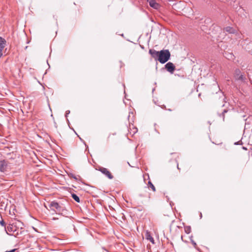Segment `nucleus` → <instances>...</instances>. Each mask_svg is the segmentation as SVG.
<instances>
[{"label":"nucleus","instance_id":"3","mask_svg":"<svg viewBox=\"0 0 252 252\" xmlns=\"http://www.w3.org/2000/svg\"><path fill=\"white\" fill-rule=\"evenodd\" d=\"M5 231L7 234L11 236H14L17 237L20 234L22 233V231L19 232L17 229V223L13 222L10 223L7 227H5Z\"/></svg>","mask_w":252,"mask_h":252},{"label":"nucleus","instance_id":"7","mask_svg":"<svg viewBox=\"0 0 252 252\" xmlns=\"http://www.w3.org/2000/svg\"><path fill=\"white\" fill-rule=\"evenodd\" d=\"M165 69L172 74L175 69V66L174 64L171 62H168L165 65Z\"/></svg>","mask_w":252,"mask_h":252},{"label":"nucleus","instance_id":"19","mask_svg":"<svg viewBox=\"0 0 252 252\" xmlns=\"http://www.w3.org/2000/svg\"><path fill=\"white\" fill-rule=\"evenodd\" d=\"M70 113V111L67 110L65 112V117H67V115Z\"/></svg>","mask_w":252,"mask_h":252},{"label":"nucleus","instance_id":"1","mask_svg":"<svg viewBox=\"0 0 252 252\" xmlns=\"http://www.w3.org/2000/svg\"><path fill=\"white\" fill-rule=\"evenodd\" d=\"M67 204L66 201L60 202L53 201L50 203L49 207L57 214L67 217L69 215V211L66 207Z\"/></svg>","mask_w":252,"mask_h":252},{"label":"nucleus","instance_id":"21","mask_svg":"<svg viewBox=\"0 0 252 252\" xmlns=\"http://www.w3.org/2000/svg\"><path fill=\"white\" fill-rule=\"evenodd\" d=\"M3 55V54H2V51H1L0 50V58H1V57Z\"/></svg>","mask_w":252,"mask_h":252},{"label":"nucleus","instance_id":"9","mask_svg":"<svg viewBox=\"0 0 252 252\" xmlns=\"http://www.w3.org/2000/svg\"><path fill=\"white\" fill-rule=\"evenodd\" d=\"M6 40L1 37H0V50L3 51L6 45Z\"/></svg>","mask_w":252,"mask_h":252},{"label":"nucleus","instance_id":"16","mask_svg":"<svg viewBox=\"0 0 252 252\" xmlns=\"http://www.w3.org/2000/svg\"><path fill=\"white\" fill-rule=\"evenodd\" d=\"M191 242L192 244V245H193L194 247L195 248L197 249V244L195 243V242L194 240H193L192 239H191Z\"/></svg>","mask_w":252,"mask_h":252},{"label":"nucleus","instance_id":"5","mask_svg":"<svg viewBox=\"0 0 252 252\" xmlns=\"http://www.w3.org/2000/svg\"><path fill=\"white\" fill-rule=\"evenodd\" d=\"M234 77L236 80L241 81L242 82L245 83L246 78L243 75L241 74V71L239 69H236L235 71Z\"/></svg>","mask_w":252,"mask_h":252},{"label":"nucleus","instance_id":"15","mask_svg":"<svg viewBox=\"0 0 252 252\" xmlns=\"http://www.w3.org/2000/svg\"><path fill=\"white\" fill-rule=\"evenodd\" d=\"M148 184L149 185V187L152 189L154 191H156V188H155V186H154V185L152 183V182L151 181H149L148 182Z\"/></svg>","mask_w":252,"mask_h":252},{"label":"nucleus","instance_id":"22","mask_svg":"<svg viewBox=\"0 0 252 252\" xmlns=\"http://www.w3.org/2000/svg\"><path fill=\"white\" fill-rule=\"evenodd\" d=\"M58 220V218L54 217V218H52V220Z\"/></svg>","mask_w":252,"mask_h":252},{"label":"nucleus","instance_id":"4","mask_svg":"<svg viewBox=\"0 0 252 252\" xmlns=\"http://www.w3.org/2000/svg\"><path fill=\"white\" fill-rule=\"evenodd\" d=\"M10 164L7 160H0V171L4 172L10 168Z\"/></svg>","mask_w":252,"mask_h":252},{"label":"nucleus","instance_id":"10","mask_svg":"<svg viewBox=\"0 0 252 252\" xmlns=\"http://www.w3.org/2000/svg\"><path fill=\"white\" fill-rule=\"evenodd\" d=\"M223 31L229 33H234L235 30L231 27H226L223 29Z\"/></svg>","mask_w":252,"mask_h":252},{"label":"nucleus","instance_id":"8","mask_svg":"<svg viewBox=\"0 0 252 252\" xmlns=\"http://www.w3.org/2000/svg\"><path fill=\"white\" fill-rule=\"evenodd\" d=\"M148 1L150 6L154 9H158L160 7L159 4L155 0H148Z\"/></svg>","mask_w":252,"mask_h":252},{"label":"nucleus","instance_id":"14","mask_svg":"<svg viewBox=\"0 0 252 252\" xmlns=\"http://www.w3.org/2000/svg\"><path fill=\"white\" fill-rule=\"evenodd\" d=\"M185 232L187 234H189L191 232V227L189 226H186L185 227Z\"/></svg>","mask_w":252,"mask_h":252},{"label":"nucleus","instance_id":"18","mask_svg":"<svg viewBox=\"0 0 252 252\" xmlns=\"http://www.w3.org/2000/svg\"><path fill=\"white\" fill-rule=\"evenodd\" d=\"M17 250L16 249H14L13 250H11L10 251H6L5 252H15Z\"/></svg>","mask_w":252,"mask_h":252},{"label":"nucleus","instance_id":"2","mask_svg":"<svg viewBox=\"0 0 252 252\" xmlns=\"http://www.w3.org/2000/svg\"><path fill=\"white\" fill-rule=\"evenodd\" d=\"M149 53L155 61H158L162 64L167 62L170 59L171 56L170 53L168 49L157 51L154 49H151L149 51Z\"/></svg>","mask_w":252,"mask_h":252},{"label":"nucleus","instance_id":"20","mask_svg":"<svg viewBox=\"0 0 252 252\" xmlns=\"http://www.w3.org/2000/svg\"><path fill=\"white\" fill-rule=\"evenodd\" d=\"M177 169L180 171V168L179 167V164L177 161H176Z\"/></svg>","mask_w":252,"mask_h":252},{"label":"nucleus","instance_id":"23","mask_svg":"<svg viewBox=\"0 0 252 252\" xmlns=\"http://www.w3.org/2000/svg\"><path fill=\"white\" fill-rule=\"evenodd\" d=\"M200 218H202V213H200Z\"/></svg>","mask_w":252,"mask_h":252},{"label":"nucleus","instance_id":"11","mask_svg":"<svg viewBox=\"0 0 252 252\" xmlns=\"http://www.w3.org/2000/svg\"><path fill=\"white\" fill-rule=\"evenodd\" d=\"M145 237L146 239L149 240L152 243L154 244V239L153 237L151 235L149 232L147 231L145 234Z\"/></svg>","mask_w":252,"mask_h":252},{"label":"nucleus","instance_id":"13","mask_svg":"<svg viewBox=\"0 0 252 252\" xmlns=\"http://www.w3.org/2000/svg\"><path fill=\"white\" fill-rule=\"evenodd\" d=\"M228 110L226 109L223 110V112L219 115L220 117L222 118V120L224 121V114L226 112H227Z\"/></svg>","mask_w":252,"mask_h":252},{"label":"nucleus","instance_id":"17","mask_svg":"<svg viewBox=\"0 0 252 252\" xmlns=\"http://www.w3.org/2000/svg\"><path fill=\"white\" fill-rule=\"evenodd\" d=\"M0 224L1 226H4V227H5V223L4 221L3 220H1L0 221Z\"/></svg>","mask_w":252,"mask_h":252},{"label":"nucleus","instance_id":"12","mask_svg":"<svg viewBox=\"0 0 252 252\" xmlns=\"http://www.w3.org/2000/svg\"><path fill=\"white\" fill-rule=\"evenodd\" d=\"M71 197L78 203L80 202L79 197L75 193L71 194Z\"/></svg>","mask_w":252,"mask_h":252},{"label":"nucleus","instance_id":"6","mask_svg":"<svg viewBox=\"0 0 252 252\" xmlns=\"http://www.w3.org/2000/svg\"><path fill=\"white\" fill-rule=\"evenodd\" d=\"M103 174L107 177L109 179H112L113 176L111 174V172L106 168L101 167L98 169Z\"/></svg>","mask_w":252,"mask_h":252}]
</instances>
